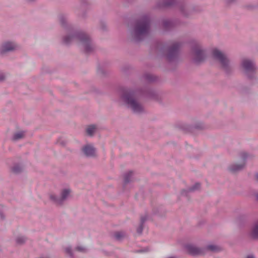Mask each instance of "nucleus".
Wrapping results in <instances>:
<instances>
[{"instance_id": "1", "label": "nucleus", "mask_w": 258, "mask_h": 258, "mask_svg": "<svg viewBox=\"0 0 258 258\" xmlns=\"http://www.w3.org/2000/svg\"><path fill=\"white\" fill-rule=\"evenodd\" d=\"M144 96L155 100H159V94L153 89L146 87L136 90L123 89L120 94V101L134 113L141 114L145 112L143 105L140 102L139 98Z\"/></svg>"}, {"instance_id": "2", "label": "nucleus", "mask_w": 258, "mask_h": 258, "mask_svg": "<svg viewBox=\"0 0 258 258\" xmlns=\"http://www.w3.org/2000/svg\"><path fill=\"white\" fill-rule=\"evenodd\" d=\"M58 20L61 26L68 30V33L63 37L62 42L66 45L77 42L85 53L89 54L93 51L94 45L90 36L82 31L76 30L68 22V16L64 14L58 15Z\"/></svg>"}, {"instance_id": "3", "label": "nucleus", "mask_w": 258, "mask_h": 258, "mask_svg": "<svg viewBox=\"0 0 258 258\" xmlns=\"http://www.w3.org/2000/svg\"><path fill=\"white\" fill-rule=\"evenodd\" d=\"M151 21L148 15H143L137 19L129 29L131 39L136 42L142 41L150 33Z\"/></svg>"}, {"instance_id": "4", "label": "nucleus", "mask_w": 258, "mask_h": 258, "mask_svg": "<svg viewBox=\"0 0 258 258\" xmlns=\"http://www.w3.org/2000/svg\"><path fill=\"white\" fill-rule=\"evenodd\" d=\"M177 5L180 13L184 16L188 17L194 11L192 7L184 2H178L177 0H159L156 5V8L163 9Z\"/></svg>"}, {"instance_id": "5", "label": "nucleus", "mask_w": 258, "mask_h": 258, "mask_svg": "<svg viewBox=\"0 0 258 258\" xmlns=\"http://www.w3.org/2000/svg\"><path fill=\"white\" fill-rule=\"evenodd\" d=\"M212 56L227 74L232 73L233 66L226 54L218 49L215 48L212 50Z\"/></svg>"}, {"instance_id": "6", "label": "nucleus", "mask_w": 258, "mask_h": 258, "mask_svg": "<svg viewBox=\"0 0 258 258\" xmlns=\"http://www.w3.org/2000/svg\"><path fill=\"white\" fill-rule=\"evenodd\" d=\"M190 44L192 61L197 64L201 63L206 58V50L197 40H191Z\"/></svg>"}, {"instance_id": "7", "label": "nucleus", "mask_w": 258, "mask_h": 258, "mask_svg": "<svg viewBox=\"0 0 258 258\" xmlns=\"http://www.w3.org/2000/svg\"><path fill=\"white\" fill-rule=\"evenodd\" d=\"M240 66L243 74L248 79L255 78L257 68L255 63L252 60L243 58L241 61Z\"/></svg>"}, {"instance_id": "8", "label": "nucleus", "mask_w": 258, "mask_h": 258, "mask_svg": "<svg viewBox=\"0 0 258 258\" xmlns=\"http://www.w3.org/2000/svg\"><path fill=\"white\" fill-rule=\"evenodd\" d=\"M70 193L71 190L70 189L64 188L60 191L59 196L54 194H50L49 195V199L50 201L55 205L61 206L67 200Z\"/></svg>"}, {"instance_id": "9", "label": "nucleus", "mask_w": 258, "mask_h": 258, "mask_svg": "<svg viewBox=\"0 0 258 258\" xmlns=\"http://www.w3.org/2000/svg\"><path fill=\"white\" fill-rule=\"evenodd\" d=\"M181 46V43L176 42L168 48L166 56L169 61L172 62L177 60Z\"/></svg>"}, {"instance_id": "10", "label": "nucleus", "mask_w": 258, "mask_h": 258, "mask_svg": "<svg viewBox=\"0 0 258 258\" xmlns=\"http://www.w3.org/2000/svg\"><path fill=\"white\" fill-rule=\"evenodd\" d=\"M18 49L19 46L15 42L6 41L3 42L0 46V55L4 56Z\"/></svg>"}, {"instance_id": "11", "label": "nucleus", "mask_w": 258, "mask_h": 258, "mask_svg": "<svg viewBox=\"0 0 258 258\" xmlns=\"http://www.w3.org/2000/svg\"><path fill=\"white\" fill-rule=\"evenodd\" d=\"M240 156L242 160V162L240 164L234 163L230 165L228 167L230 171L235 173L242 170L245 166L246 160L252 158L251 155L244 152L240 154Z\"/></svg>"}, {"instance_id": "12", "label": "nucleus", "mask_w": 258, "mask_h": 258, "mask_svg": "<svg viewBox=\"0 0 258 258\" xmlns=\"http://www.w3.org/2000/svg\"><path fill=\"white\" fill-rule=\"evenodd\" d=\"M180 24V21L177 19H164L162 21V27L165 30H169Z\"/></svg>"}, {"instance_id": "13", "label": "nucleus", "mask_w": 258, "mask_h": 258, "mask_svg": "<svg viewBox=\"0 0 258 258\" xmlns=\"http://www.w3.org/2000/svg\"><path fill=\"white\" fill-rule=\"evenodd\" d=\"M185 248L187 252L192 255H202L204 254L203 249L196 246L188 244L185 246Z\"/></svg>"}, {"instance_id": "14", "label": "nucleus", "mask_w": 258, "mask_h": 258, "mask_svg": "<svg viewBox=\"0 0 258 258\" xmlns=\"http://www.w3.org/2000/svg\"><path fill=\"white\" fill-rule=\"evenodd\" d=\"M84 154L87 157H93L95 156L96 149L91 145H86L82 149Z\"/></svg>"}, {"instance_id": "15", "label": "nucleus", "mask_w": 258, "mask_h": 258, "mask_svg": "<svg viewBox=\"0 0 258 258\" xmlns=\"http://www.w3.org/2000/svg\"><path fill=\"white\" fill-rule=\"evenodd\" d=\"M249 236L252 239H258V220L251 226L249 231Z\"/></svg>"}, {"instance_id": "16", "label": "nucleus", "mask_w": 258, "mask_h": 258, "mask_svg": "<svg viewBox=\"0 0 258 258\" xmlns=\"http://www.w3.org/2000/svg\"><path fill=\"white\" fill-rule=\"evenodd\" d=\"M147 219H148V216L147 215L143 216L141 217L140 224L137 230V232L139 234H141L142 233L143 228H144V224L147 221Z\"/></svg>"}, {"instance_id": "17", "label": "nucleus", "mask_w": 258, "mask_h": 258, "mask_svg": "<svg viewBox=\"0 0 258 258\" xmlns=\"http://www.w3.org/2000/svg\"><path fill=\"white\" fill-rule=\"evenodd\" d=\"M201 186V184L199 183H195L192 186L188 188V190H183L181 191L182 195H186L187 192L190 191H195L196 190H198Z\"/></svg>"}, {"instance_id": "18", "label": "nucleus", "mask_w": 258, "mask_h": 258, "mask_svg": "<svg viewBox=\"0 0 258 258\" xmlns=\"http://www.w3.org/2000/svg\"><path fill=\"white\" fill-rule=\"evenodd\" d=\"M133 175V172L130 171L126 173L124 175L123 186L124 187L127 183L132 181V177Z\"/></svg>"}, {"instance_id": "19", "label": "nucleus", "mask_w": 258, "mask_h": 258, "mask_svg": "<svg viewBox=\"0 0 258 258\" xmlns=\"http://www.w3.org/2000/svg\"><path fill=\"white\" fill-rule=\"evenodd\" d=\"M23 166L20 164H16L12 168V171L16 174H19L23 170Z\"/></svg>"}, {"instance_id": "20", "label": "nucleus", "mask_w": 258, "mask_h": 258, "mask_svg": "<svg viewBox=\"0 0 258 258\" xmlns=\"http://www.w3.org/2000/svg\"><path fill=\"white\" fill-rule=\"evenodd\" d=\"M97 126L96 125H95V124L90 125L87 127V128L86 130V132L89 136H92L93 135L94 133L97 130Z\"/></svg>"}, {"instance_id": "21", "label": "nucleus", "mask_w": 258, "mask_h": 258, "mask_svg": "<svg viewBox=\"0 0 258 258\" xmlns=\"http://www.w3.org/2000/svg\"><path fill=\"white\" fill-rule=\"evenodd\" d=\"M144 79L148 82H153L157 80V77L150 74H145L143 76Z\"/></svg>"}, {"instance_id": "22", "label": "nucleus", "mask_w": 258, "mask_h": 258, "mask_svg": "<svg viewBox=\"0 0 258 258\" xmlns=\"http://www.w3.org/2000/svg\"><path fill=\"white\" fill-rule=\"evenodd\" d=\"M27 238L25 236H18L16 238V242L18 245L24 244L27 241Z\"/></svg>"}, {"instance_id": "23", "label": "nucleus", "mask_w": 258, "mask_h": 258, "mask_svg": "<svg viewBox=\"0 0 258 258\" xmlns=\"http://www.w3.org/2000/svg\"><path fill=\"white\" fill-rule=\"evenodd\" d=\"M25 136V132H19L17 133H16L14 134L13 136V140L14 141H18L19 140L22 138H24Z\"/></svg>"}, {"instance_id": "24", "label": "nucleus", "mask_w": 258, "mask_h": 258, "mask_svg": "<svg viewBox=\"0 0 258 258\" xmlns=\"http://www.w3.org/2000/svg\"><path fill=\"white\" fill-rule=\"evenodd\" d=\"M206 249L207 250H209L213 252H217L220 250V248L218 246L213 244L208 245L206 247Z\"/></svg>"}, {"instance_id": "25", "label": "nucleus", "mask_w": 258, "mask_h": 258, "mask_svg": "<svg viewBox=\"0 0 258 258\" xmlns=\"http://www.w3.org/2000/svg\"><path fill=\"white\" fill-rule=\"evenodd\" d=\"M80 3L82 9L88 8L91 4L90 0H81Z\"/></svg>"}, {"instance_id": "26", "label": "nucleus", "mask_w": 258, "mask_h": 258, "mask_svg": "<svg viewBox=\"0 0 258 258\" xmlns=\"http://www.w3.org/2000/svg\"><path fill=\"white\" fill-rule=\"evenodd\" d=\"M124 236V233L121 231L116 232L114 234V238L117 240H120Z\"/></svg>"}, {"instance_id": "27", "label": "nucleus", "mask_w": 258, "mask_h": 258, "mask_svg": "<svg viewBox=\"0 0 258 258\" xmlns=\"http://www.w3.org/2000/svg\"><path fill=\"white\" fill-rule=\"evenodd\" d=\"M66 253L69 255L71 258H74V254L73 253L72 248L71 247L68 246L64 249Z\"/></svg>"}, {"instance_id": "28", "label": "nucleus", "mask_w": 258, "mask_h": 258, "mask_svg": "<svg viewBox=\"0 0 258 258\" xmlns=\"http://www.w3.org/2000/svg\"><path fill=\"white\" fill-rule=\"evenodd\" d=\"M56 144L61 146H64L67 144V142L62 138H59L57 141Z\"/></svg>"}, {"instance_id": "29", "label": "nucleus", "mask_w": 258, "mask_h": 258, "mask_svg": "<svg viewBox=\"0 0 258 258\" xmlns=\"http://www.w3.org/2000/svg\"><path fill=\"white\" fill-rule=\"evenodd\" d=\"M257 7V5L249 4L246 6V8L248 10H253Z\"/></svg>"}, {"instance_id": "30", "label": "nucleus", "mask_w": 258, "mask_h": 258, "mask_svg": "<svg viewBox=\"0 0 258 258\" xmlns=\"http://www.w3.org/2000/svg\"><path fill=\"white\" fill-rule=\"evenodd\" d=\"M76 249L79 251H80V252H85L86 251V249L82 247V246H77L76 248Z\"/></svg>"}, {"instance_id": "31", "label": "nucleus", "mask_w": 258, "mask_h": 258, "mask_svg": "<svg viewBox=\"0 0 258 258\" xmlns=\"http://www.w3.org/2000/svg\"><path fill=\"white\" fill-rule=\"evenodd\" d=\"M227 4H231L236 3L238 0H224Z\"/></svg>"}, {"instance_id": "32", "label": "nucleus", "mask_w": 258, "mask_h": 258, "mask_svg": "<svg viewBox=\"0 0 258 258\" xmlns=\"http://www.w3.org/2000/svg\"><path fill=\"white\" fill-rule=\"evenodd\" d=\"M5 79V75L3 73H0V82L3 81Z\"/></svg>"}, {"instance_id": "33", "label": "nucleus", "mask_w": 258, "mask_h": 258, "mask_svg": "<svg viewBox=\"0 0 258 258\" xmlns=\"http://www.w3.org/2000/svg\"><path fill=\"white\" fill-rule=\"evenodd\" d=\"M37 0H26V1L28 3H34L36 2Z\"/></svg>"}, {"instance_id": "34", "label": "nucleus", "mask_w": 258, "mask_h": 258, "mask_svg": "<svg viewBox=\"0 0 258 258\" xmlns=\"http://www.w3.org/2000/svg\"><path fill=\"white\" fill-rule=\"evenodd\" d=\"M0 218L2 219H4V218H5V216H4L3 213L1 211H0Z\"/></svg>"}, {"instance_id": "35", "label": "nucleus", "mask_w": 258, "mask_h": 258, "mask_svg": "<svg viewBox=\"0 0 258 258\" xmlns=\"http://www.w3.org/2000/svg\"><path fill=\"white\" fill-rule=\"evenodd\" d=\"M82 18H86V14L85 13H84L80 15V16Z\"/></svg>"}, {"instance_id": "36", "label": "nucleus", "mask_w": 258, "mask_h": 258, "mask_svg": "<svg viewBox=\"0 0 258 258\" xmlns=\"http://www.w3.org/2000/svg\"><path fill=\"white\" fill-rule=\"evenodd\" d=\"M246 258H254V256L252 254H250L247 255Z\"/></svg>"}, {"instance_id": "37", "label": "nucleus", "mask_w": 258, "mask_h": 258, "mask_svg": "<svg viewBox=\"0 0 258 258\" xmlns=\"http://www.w3.org/2000/svg\"><path fill=\"white\" fill-rule=\"evenodd\" d=\"M255 179H256V180L258 182V173H256L255 174Z\"/></svg>"}, {"instance_id": "38", "label": "nucleus", "mask_w": 258, "mask_h": 258, "mask_svg": "<svg viewBox=\"0 0 258 258\" xmlns=\"http://www.w3.org/2000/svg\"><path fill=\"white\" fill-rule=\"evenodd\" d=\"M256 199L258 200V192L256 194Z\"/></svg>"}]
</instances>
